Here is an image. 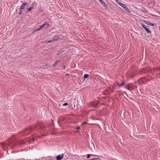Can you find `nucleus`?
I'll list each match as a JSON object with an SVG mask.
<instances>
[{
	"mask_svg": "<svg viewBox=\"0 0 160 160\" xmlns=\"http://www.w3.org/2000/svg\"><path fill=\"white\" fill-rule=\"evenodd\" d=\"M42 128V126L40 125H37L33 127H29L22 132V133L23 135H27L29 134L31 132H32L35 129H40Z\"/></svg>",
	"mask_w": 160,
	"mask_h": 160,
	"instance_id": "f257e3e1",
	"label": "nucleus"
},
{
	"mask_svg": "<svg viewBox=\"0 0 160 160\" xmlns=\"http://www.w3.org/2000/svg\"><path fill=\"white\" fill-rule=\"evenodd\" d=\"M35 141V139L33 138L32 139H31L29 138L26 140L25 141L22 140L20 141H18V143L19 144H27L30 143H32V142H34Z\"/></svg>",
	"mask_w": 160,
	"mask_h": 160,
	"instance_id": "f03ea898",
	"label": "nucleus"
},
{
	"mask_svg": "<svg viewBox=\"0 0 160 160\" xmlns=\"http://www.w3.org/2000/svg\"><path fill=\"white\" fill-rule=\"evenodd\" d=\"M118 4L119 5H121L124 9H125L127 12H130L128 8L127 7L125 4H123L121 2H119Z\"/></svg>",
	"mask_w": 160,
	"mask_h": 160,
	"instance_id": "7ed1b4c3",
	"label": "nucleus"
},
{
	"mask_svg": "<svg viewBox=\"0 0 160 160\" xmlns=\"http://www.w3.org/2000/svg\"><path fill=\"white\" fill-rule=\"evenodd\" d=\"M28 5V2H25L24 3L22 4L21 6L20 7V9L21 10H23L25 8L26 6Z\"/></svg>",
	"mask_w": 160,
	"mask_h": 160,
	"instance_id": "20e7f679",
	"label": "nucleus"
},
{
	"mask_svg": "<svg viewBox=\"0 0 160 160\" xmlns=\"http://www.w3.org/2000/svg\"><path fill=\"white\" fill-rule=\"evenodd\" d=\"M7 145H8V146H10L11 147H12L13 146V147L17 145V142H12L11 141L10 142L6 144Z\"/></svg>",
	"mask_w": 160,
	"mask_h": 160,
	"instance_id": "39448f33",
	"label": "nucleus"
},
{
	"mask_svg": "<svg viewBox=\"0 0 160 160\" xmlns=\"http://www.w3.org/2000/svg\"><path fill=\"white\" fill-rule=\"evenodd\" d=\"M141 25L142 27L144 28L145 30V31L147 32L148 33H151V31L149 30V28H147L145 25L143 24H141Z\"/></svg>",
	"mask_w": 160,
	"mask_h": 160,
	"instance_id": "423d86ee",
	"label": "nucleus"
},
{
	"mask_svg": "<svg viewBox=\"0 0 160 160\" xmlns=\"http://www.w3.org/2000/svg\"><path fill=\"white\" fill-rule=\"evenodd\" d=\"M103 5V6L106 9H107L108 8V5L104 2L102 0H98Z\"/></svg>",
	"mask_w": 160,
	"mask_h": 160,
	"instance_id": "0eeeda50",
	"label": "nucleus"
},
{
	"mask_svg": "<svg viewBox=\"0 0 160 160\" xmlns=\"http://www.w3.org/2000/svg\"><path fill=\"white\" fill-rule=\"evenodd\" d=\"M143 22L146 24L148 25L151 26H153L155 25L154 24L149 22L146 20H143Z\"/></svg>",
	"mask_w": 160,
	"mask_h": 160,
	"instance_id": "6e6552de",
	"label": "nucleus"
},
{
	"mask_svg": "<svg viewBox=\"0 0 160 160\" xmlns=\"http://www.w3.org/2000/svg\"><path fill=\"white\" fill-rule=\"evenodd\" d=\"M63 157V154H62L60 155H58L56 157L57 160H61L62 159Z\"/></svg>",
	"mask_w": 160,
	"mask_h": 160,
	"instance_id": "1a4fd4ad",
	"label": "nucleus"
},
{
	"mask_svg": "<svg viewBox=\"0 0 160 160\" xmlns=\"http://www.w3.org/2000/svg\"><path fill=\"white\" fill-rule=\"evenodd\" d=\"M65 50H63V49L61 50L58 51V52L57 55H59L61 54H62V52H65Z\"/></svg>",
	"mask_w": 160,
	"mask_h": 160,
	"instance_id": "9d476101",
	"label": "nucleus"
},
{
	"mask_svg": "<svg viewBox=\"0 0 160 160\" xmlns=\"http://www.w3.org/2000/svg\"><path fill=\"white\" fill-rule=\"evenodd\" d=\"M42 27H45V26H46V28H48L49 26V24L47 23V22H45L42 25Z\"/></svg>",
	"mask_w": 160,
	"mask_h": 160,
	"instance_id": "9b49d317",
	"label": "nucleus"
},
{
	"mask_svg": "<svg viewBox=\"0 0 160 160\" xmlns=\"http://www.w3.org/2000/svg\"><path fill=\"white\" fill-rule=\"evenodd\" d=\"M33 8V7L32 6L30 7L29 8H28L27 9V11L28 12H29L31 11L32 10Z\"/></svg>",
	"mask_w": 160,
	"mask_h": 160,
	"instance_id": "f8f14e48",
	"label": "nucleus"
},
{
	"mask_svg": "<svg viewBox=\"0 0 160 160\" xmlns=\"http://www.w3.org/2000/svg\"><path fill=\"white\" fill-rule=\"evenodd\" d=\"M125 84V83L124 82H122V83H121L120 84H119L118 83L117 84L120 87H121L123 85H124Z\"/></svg>",
	"mask_w": 160,
	"mask_h": 160,
	"instance_id": "ddd939ff",
	"label": "nucleus"
},
{
	"mask_svg": "<svg viewBox=\"0 0 160 160\" xmlns=\"http://www.w3.org/2000/svg\"><path fill=\"white\" fill-rule=\"evenodd\" d=\"M59 61H56L55 63L52 66L53 67H55L58 63V62H59Z\"/></svg>",
	"mask_w": 160,
	"mask_h": 160,
	"instance_id": "4468645a",
	"label": "nucleus"
},
{
	"mask_svg": "<svg viewBox=\"0 0 160 160\" xmlns=\"http://www.w3.org/2000/svg\"><path fill=\"white\" fill-rule=\"evenodd\" d=\"M89 76V75L87 74H85L84 75L83 78H84V80L86 78H87Z\"/></svg>",
	"mask_w": 160,
	"mask_h": 160,
	"instance_id": "2eb2a0df",
	"label": "nucleus"
},
{
	"mask_svg": "<svg viewBox=\"0 0 160 160\" xmlns=\"http://www.w3.org/2000/svg\"><path fill=\"white\" fill-rule=\"evenodd\" d=\"M100 158H96L92 159H89V160H99Z\"/></svg>",
	"mask_w": 160,
	"mask_h": 160,
	"instance_id": "dca6fc26",
	"label": "nucleus"
},
{
	"mask_svg": "<svg viewBox=\"0 0 160 160\" xmlns=\"http://www.w3.org/2000/svg\"><path fill=\"white\" fill-rule=\"evenodd\" d=\"M59 38V37L58 36H56L54 38V39H53V40L54 41H57Z\"/></svg>",
	"mask_w": 160,
	"mask_h": 160,
	"instance_id": "f3484780",
	"label": "nucleus"
},
{
	"mask_svg": "<svg viewBox=\"0 0 160 160\" xmlns=\"http://www.w3.org/2000/svg\"><path fill=\"white\" fill-rule=\"evenodd\" d=\"M41 29H40V28H36V29H34V32H37L39 31H40Z\"/></svg>",
	"mask_w": 160,
	"mask_h": 160,
	"instance_id": "a211bd4d",
	"label": "nucleus"
},
{
	"mask_svg": "<svg viewBox=\"0 0 160 160\" xmlns=\"http://www.w3.org/2000/svg\"><path fill=\"white\" fill-rule=\"evenodd\" d=\"M91 156V154H88L87 155V158L88 159L90 158V157Z\"/></svg>",
	"mask_w": 160,
	"mask_h": 160,
	"instance_id": "6ab92c4d",
	"label": "nucleus"
},
{
	"mask_svg": "<svg viewBox=\"0 0 160 160\" xmlns=\"http://www.w3.org/2000/svg\"><path fill=\"white\" fill-rule=\"evenodd\" d=\"M144 79L145 80V78L144 77L140 79H139V80L141 81L142 82H143L144 81H143V79Z\"/></svg>",
	"mask_w": 160,
	"mask_h": 160,
	"instance_id": "aec40b11",
	"label": "nucleus"
},
{
	"mask_svg": "<svg viewBox=\"0 0 160 160\" xmlns=\"http://www.w3.org/2000/svg\"><path fill=\"white\" fill-rule=\"evenodd\" d=\"M80 129L79 126H78L76 128V130H78Z\"/></svg>",
	"mask_w": 160,
	"mask_h": 160,
	"instance_id": "412c9836",
	"label": "nucleus"
},
{
	"mask_svg": "<svg viewBox=\"0 0 160 160\" xmlns=\"http://www.w3.org/2000/svg\"><path fill=\"white\" fill-rule=\"evenodd\" d=\"M53 41H54V40H53L52 39L51 40L48 41V42H47V43H50V42H53Z\"/></svg>",
	"mask_w": 160,
	"mask_h": 160,
	"instance_id": "4be33fe9",
	"label": "nucleus"
},
{
	"mask_svg": "<svg viewBox=\"0 0 160 160\" xmlns=\"http://www.w3.org/2000/svg\"><path fill=\"white\" fill-rule=\"evenodd\" d=\"M68 105V103H65L63 104V106H67Z\"/></svg>",
	"mask_w": 160,
	"mask_h": 160,
	"instance_id": "5701e85b",
	"label": "nucleus"
},
{
	"mask_svg": "<svg viewBox=\"0 0 160 160\" xmlns=\"http://www.w3.org/2000/svg\"><path fill=\"white\" fill-rule=\"evenodd\" d=\"M157 69V70H160V68H158L157 69H156V68H154L153 69V71H156V69Z\"/></svg>",
	"mask_w": 160,
	"mask_h": 160,
	"instance_id": "b1692460",
	"label": "nucleus"
},
{
	"mask_svg": "<svg viewBox=\"0 0 160 160\" xmlns=\"http://www.w3.org/2000/svg\"><path fill=\"white\" fill-rule=\"evenodd\" d=\"M36 3L35 2H32V5H33V6H35L36 5Z\"/></svg>",
	"mask_w": 160,
	"mask_h": 160,
	"instance_id": "393cba45",
	"label": "nucleus"
},
{
	"mask_svg": "<svg viewBox=\"0 0 160 160\" xmlns=\"http://www.w3.org/2000/svg\"><path fill=\"white\" fill-rule=\"evenodd\" d=\"M22 10H20V12H19V15H20V14H22Z\"/></svg>",
	"mask_w": 160,
	"mask_h": 160,
	"instance_id": "a878e982",
	"label": "nucleus"
},
{
	"mask_svg": "<svg viewBox=\"0 0 160 160\" xmlns=\"http://www.w3.org/2000/svg\"><path fill=\"white\" fill-rule=\"evenodd\" d=\"M39 28H40V29H41L43 27H42V25H41L40 26Z\"/></svg>",
	"mask_w": 160,
	"mask_h": 160,
	"instance_id": "bb28decb",
	"label": "nucleus"
},
{
	"mask_svg": "<svg viewBox=\"0 0 160 160\" xmlns=\"http://www.w3.org/2000/svg\"><path fill=\"white\" fill-rule=\"evenodd\" d=\"M44 136V135H43V134H42V135H41V136H39L38 137H39V138H42V137H43Z\"/></svg>",
	"mask_w": 160,
	"mask_h": 160,
	"instance_id": "cd10ccee",
	"label": "nucleus"
},
{
	"mask_svg": "<svg viewBox=\"0 0 160 160\" xmlns=\"http://www.w3.org/2000/svg\"><path fill=\"white\" fill-rule=\"evenodd\" d=\"M65 67H66L65 66H63V68H63V69H65Z\"/></svg>",
	"mask_w": 160,
	"mask_h": 160,
	"instance_id": "c85d7f7f",
	"label": "nucleus"
},
{
	"mask_svg": "<svg viewBox=\"0 0 160 160\" xmlns=\"http://www.w3.org/2000/svg\"><path fill=\"white\" fill-rule=\"evenodd\" d=\"M1 144V145H2V146H4V144H3V143L2 142Z\"/></svg>",
	"mask_w": 160,
	"mask_h": 160,
	"instance_id": "c756f323",
	"label": "nucleus"
},
{
	"mask_svg": "<svg viewBox=\"0 0 160 160\" xmlns=\"http://www.w3.org/2000/svg\"><path fill=\"white\" fill-rule=\"evenodd\" d=\"M91 156H95V155H93V154H91Z\"/></svg>",
	"mask_w": 160,
	"mask_h": 160,
	"instance_id": "7c9ffc66",
	"label": "nucleus"
},
{
	"mask_svg": "<svg viewBox=\"0 0 160 160\" xmlns=\"http://www.w3.org/2000/svg\"><path fill=\"white\" fill-rule=\"evenodd\" d=\"M127 88V89H128V90L130 91V89L129 88Z\"/></svg>",
	"mask_w": 160,
	"mask_h": 160,
	"instance_id": "2f4dec72",
	"label": "nucleus"
},
{
	"mask_svg": "<svg viewBox=\"0 0 160 160\" xmlns=\"http://www.w3.org/2000/svg\"><path fill=\"white\" fill-rule=\"evenodd\" d=\"M68 74H66V75H68Z\"/></svg>",
	"mask_w": 160,
	"mask_h": 160,
	"instance_id": "473e14b6",
	"label": "nucleus"
},
{
	"mask_svg": "<svg viewBox=\"0 0 160 160\" xmlns=\"http://www.w3.org/2000/svg\"><path fill=\"white\" fill-rule=\"evenodd\" d=\"M4 150H5V148H4Z\"/></svg>",
	"mask_w": 160,
	"mask_h": 160,
	"instance_id": "72a5a7b5",
	"label": "nucleus"
}]
</instances>
